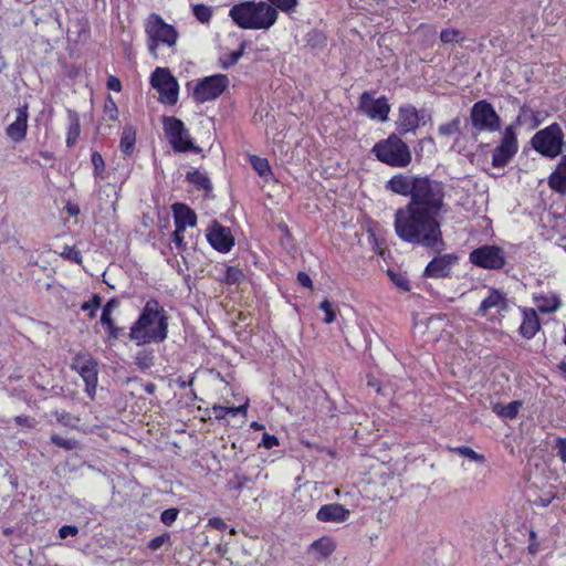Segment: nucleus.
Masks as SVG:
<instances>
[{
    "label": "nucleus",
    "mask_w": 566,
    "mask_h": 566,
    "mask_svg": "<svg viewBox=\"0 0 566 566\" xmlns=\"http://www.w3.org/2000/svg\"><path fill=\"white\" fill-rule=\"evenodd\" d=\"M396 195L410 197L409 202L395 212V232L403 242L433 251L444 248L441 230L447 205L446 187L428 176L397 174L385 186Z\"/></svg>",
    "instance_id": "1"
},
{
    "label": "nucleus",
    "mask_w": 566,
    "mask_h": 566,
    "mask_svg": "<svg viewBox=\"0 0 566 566\" xmlns=\"http://www.w3.org/2000/svg\"><path fill=\"white\" fill-rule=\"evenodd\" d=\"M168 336V315L156 298H150L143 307L139 317L130 326L128 337L137 346L161 343Z\"/></svg>",
    "instance_id": "2"
},
{
    "label": "nucleus",
    "mask_w": 566,
    "mask_h": 566,
    "mask_svg": "<svg viewBox=\"0 0 566 566\" xmlns=\"http://www.w3.org/2000/svg\"><path fill=\"white\" fill-rule=\"evenodd\" d=\"M229 15L241 29L268 30L276 22L279 13L268 2L244 1L232 6Z\"/></svg>",
    "instance_id": "3"
},
{
    "label": "nucleus",
    "mask_w": 566,
    "mask_h": 566,
    "mask_svg": "<svg viewBox=\"0 0 566 566\" xmlns=\"http://www.w3.org/2000/svg\"><path fill=\"white\" fill-rule=\"evenodd\" d=\"M371 151L379 161L395 168H405L412 160L409 146L395 133L376 143Z\"/></svg>",
    "instance_id": "4"
},
{
    "label": "nucleus",
    "mask_w": 566,
    "mask_h": 566,
    "mask_svg": "<svg viewBox=\"0 0 566 566\" xmlns=\"http://www.w3.org/2000/svg\"><path fill=\"white\" fill-rule=\"evenodd\" d=\"M145 32L148 51L154 57L158 55L157 48L159 44L174 48L179 36L177 30L171 24L166 23L157 13H151L146 19Z\"/></svg>",
    "instance_id": "5"
},
{
    "label": "nucleus",
    "mask_w": 566,
    "mask_h": 566,
    "mask_svg": "<svg viewBox=\"0 0 566 566\" xmlns=\"http://www.w3.org/2000/svg\"><path fill=\"white\" fill-rule=\"evenodd\" d=\"M532 147L543 156L555 158L563 150V130L557 123L537 132L531 139Z\"/></svg>",
    "instance_id": "6"
},
{
    "label": "nucleus",
    "mask_w": 566,
    "mask_h": 566,
    "mask_svg": "<svg viewBox=\"0 0 566 566\" xmlns=\"http://www.w3.org/2000/svg\"><path fill=\"white\" fill-rule=\"evenodd\" d=\"M163 123L166 137L175 151H193L196 154L201 151V148L193 144L188 129L180 119L172 116L164 117Z\"/></svg>",
    "instance_id": "7"
},
{
    "label": "nucleus",
    "mask_w": 566,
    "mask_h": 566,
    "mask_svg": "<svg viewBox=\"0 0 566 566\" xmlns=\"http://www.w3.org/2000/svg\"><path fill=\"white\" fill-rule=\"evenodd\" d=\"M470 119L473 128L478 132L494 133L501 128V118L493 105L485 99L473 104L470 111Z\"/></svg>",
    "instance_id": "8"
},
{
    "label": "nucleus",
    "mask_w": 566,
    "mask_h": 566,
    "mask_svg": "<svg viewBox=\"0 0 566 566\" xmlns=\"http://www.w3.org/2000/svg\"><path fill=\"white\" fill-rule=\"evenodd\" d=\"M469 260L475 266L485 270H500L506 262V255L502 248L484 244L471 251Z\"/></svg>",
    "instance_id": "9"
},
{
    "label": "nucleus",
    "mask_w": 566,
    "mask_h": 566,
    "mask_svg": "<svg viewBox=\"0 0 566 566\" xmlns=\"http://www.w3.org/2000/svg\"><path fill=\"white\" fill-rule=\"evenodd\" d=\"M518 150L515 125H509L502 135L500 144L492 154V166L495 168L505 167Z\"/></svg>",
    "instance_id": "10"
},
{
    "label": "nucleus",
    "mask_w": 566,
    "mask_h": 566,
    "mask_svg": "<svg viewBox=\"0 0 566 566\" xmlns=\"http://www.w3.org/2000/svg\"><path fill=\"white\" fill-rule=\"evenodd\" d=\"M229 86V78L224 74L207 76L197 83L193 98L198 103H206L218 98Z\"/></svg>",
    "instance_id": "11"
},
{
    "label": "nucleus",
    "mask_w": 566,
    "mask_h": 566,
    "mask_svg": "<svg viewBox=\"0 0 566 566\" xmlns=\"http://www.w3.org/2000/svg\"><path fill=\"white\" fill-rule=\"evenodd\" d=\"M154 88L160 94V101L167 104H175L178 99V82L168 69L157 67L150 77Z\"/></svg>",
    "instance_id": "12"
},
{
    "label": "nucleus",
    "mask_w": 566,
    "mask_h": 566,
    "mask_svg": "<svg viewBox=\"0 0 566 566\" xmlns=\"http://www.w3.org/2000/svg\"><path fill=\"white\" fill-rule=\"evenodd\" d=\"M72 368L76 370L86 385V392L93 397L97 386V363L86 354H78L72 363Z\"/></svg>",
    "instance_id": "13"
},
{
    "label": "nucleus",
    "mask_w": 566,
    "mask_h": 566,
    "mask_svg": "<svg viewBox=\"0 0 566 566\" xmlns=\"http://www.w3.org/2000/svg\"><path fill=\"white\" fill-rule=\"evenodd\" d=\"M359 108L371 119L385 122L388 119L390 106L386 97L374 98L369 92H364L360 96Z\"/></svg>",
    "instance_id": "14"
},
{
    "label": "nucleus",
    "mask_w": 566,
    "mask_h": 566,
    "mask_svg": "<svg viewBox=\"0 0 566 566\" xmlns=\"http://www.w3.org/2000/svg\"><path fill=\"white\" fill-rule=\"evenodd\" d=\"M207 240L213 249L222 253L229 252L234 245L231 230L217 221L208 229Z\"/></svg>",
    "instance_id": "15"
},
{
    "label": "nucleus",
    "mask_w": 566,
    "mask_h": 566,
    "mask_svg": "<svg viewBox=\"0 0 566 566\" xmlns=\"http://www.w3.org/2000/svg\"><path fill=\"white\" fill-rule=\"evenodd\" d=\"M424 112H418L412 105L401 106L397 120V130L400 135H406L409 132H416L420 126V122H424Z\"/></svg>",
    "instance_id": "16"
},
{
    "label": "nucleus",
    "mask_w": 566,
    "mask_h": 566,
    "mask_svg": "<svg viewBox=\"0 0 566 566\" xmlns=\"http://www.w3.org/2000/svg\"><path fill=\"white\" fill-rule=\"evenodd\" d=\"M457 261L458 256L452 253L436 256L428 263L424 275L433 279L447 277Z\"/></svg>",
    "instance_id": "17"
},
{
    "label": "nucleus",
    "mask_w": 566,
    "mask_h": 566,
    "mask_svg": "<svg viewBox=\"0 0 566 566\" xmlns=\"http://www.w3.org/2000/svg\"><path fill=\"white\" fill-rule=\"evenodd\" d=\"M28 105L24 104L18 107L15 111V119L11 123L7 129V136L14 143L22 142L27 136L28 129Z\"/></svg>",
    "instance_id": "18"
},
{
    "label": "nucleus",
    "mask_w": 566,
    "mask_h": 566,
    "mask_svg": "<svg viewBox=\"0 0 566 566\" xmlns=\"http://www.w3.org/2000/svg\"><path fill=\"white\" fill-rule=\"evenodd\" d=\"M350 511L338 503H331L321 506L316 518L324 523H343L348 520Z\"/></svg>",
    "instance_id": "19"
},
{
    "label": "nucleus",
    "mask_w": 566,
    "mask_h": 566,
    "mask_svg": "<svg viewBox=\"0 0 566 566\" xmlns=\"http://www.w3.org/2000/svg\"><path fill=\"white\" fill-rule=\"evenodd\" d=\"M547 184L553 191L566 196V155L560 158L556 169L549 175Z\"/></svg>",
    "instance_id": "20"
},
{
    "label": "nucleus",
    "mask_w": 566,
    "mask_h": 566,
    "mask_svg": "<svg viewBox=\"0 0 566 566\" xmlns=\"http://www.w3.org/2000/svg\"><path fill=\"white\" fill-rule=\"evenodd\" d=\"M172 209L175 228L186 230L187 227L196 226L197 217L193 210H191L184 203H175L172 206Z\"/></svg>",
    "instance_id": "21"
},
{
    "label": "nucleus",
    "mask_w": 566,
    "mask_h": 566,
    "mask_svg": "<svg viewBox=\"0 0 566 566\" xmlns=\"http://www.w3.org/2000/svg\"><path fill=\"white\" fill-rule=\"evenodd\" d=\"M542 122L543 117L541 112L534 111L527 105H523L520 107L518 115L511 125H515V129L523 125H528L531 129H535L542 124Z\"/></svg>",
    "instance_id": "22"
},
{
    "label": "nucleus",
    "mask_w": 566,
    "mask_h": 566,
    "mask_svg": "<svg viewBox=\"0 0 566 566\" xmlns=\"http://www.w3.org/2000/svg\"><path fill=\"white\" fill-rule=\"evenodd\" d=\"M541 328V323L536 312L533 308L523 311V322L520 326V334L526 338H533Z\"/></svg>",
    "instance_id": "23"
},
{
    "label": "nucleus",
    "mask_w": 566,
    "mask_h": 566,
    "mask_svg": "<svg viewBox=\"0 0 566 566\" xmlns=\"http://www.w3.org/2000/svg\"><path fill=\"white\" fill-rule=\"evenodd\" d=\"M494 307L500 311L506 310L507 303L505 296L500 291L493 289L489 296L482 301L479 312L485 315L489 310Z\"/></svg>",
    "instance_id": "24"
},
{
    "label": "nucleus",
    "mask_w": 566,
    "mask_h": 566,
    "mask_svg": "<svg viewBox=\"0 0 566 566\" xmlns=\"http://www.w3.org/2000/svg\"><path fill=\"white\" fill-rule=\"evenodd\" d=\"M136 143V129L133 126H126L123 129L119 148L123 154L130 155L134 151Z\"/></svg>",
    "instance_id": "25"
},
{
    "label": "nucleus",
    "mask_w": 566,
    "mask_h": 566,
    "mask_svg": "<svg viewBox=\"0 0 566 566\" xmlns=\"http://www.w3.org/2000/svg\"><path fill=\"white\" fill-rule=\"evenodd\" d=\"M311 549L318 554V558H327L335 551V544L331 538L322 537L312 543Z\"/></svg>",
    "instance_id": "26"
},
{
    "label": "nucleus",
    "mask_w": 566,
    "mask_h": 566,
    "mask_svg": "<svg viewBox=\"0 0 566 566\" xmlns=\"http://www.w3.org/2000/svg\"><path fill=\"white\" fill-rule=\"evenodd\" d=\"M186 179L196 186L198 189L205 190L206 192H210L212 190V185L207 175L202 174L199 170L189 171L186 175Z\"/></svg>",
    "instance_id": "27"
},
{
    "label": "nucleus",
    "mask_w": 566,
    "mask_h": 566,
    "mask_svg": "<svg viewBox=\"0 0 566 566\" xmlns=\"http://www.w3.org/2000/svg\"><path fill=\"white\" fill-rule=\"evenodd\" d=\"M81 133V124L76 113H70V125L66 135V145L72 147L75 145Z\"/></svg>",
    "instance_id": "28"
},
{
    "label": "nucleus",
    "mask_w": 566,
    "mask_h": 566,
    "mask_svg": "<svg viewBox=\"0 0 566 566\" xmlns=\"http://www.w3.org/2000/svg\"><path fill=\"white\" fill-rule=\"evenodd\" d=\"M461 129V118L459 116L454 117L450 122L442 124L438 128V133L442 137H450L454 135H460Z\"/></svg>",
    "instance_id": "29"
},
{
    "label": "nucleus",
    "mask_w": 566,
    "mask_h": 566,
    "mask_svg": "<svg viewBox=\"0 0 566 566\" xmlns=\"http://www.w3.org/2000/svg\"><path fill=\"white\" fill-rule=\"evenodd\" d=\"M522 406L521 401L514 400L505 406L496 405L495 412L503 418L514 419L516 418L518 410Z\"/></svg>",
    "instance_id": "30"
},
{
    "label": "nucleus",
    "mask_w": 566,
    "mask_h": 566,
    "mask_svg": "<svg viewBox=\"0 0 566 566\" xmlns=\"http://www.w3.org/2000/svg\"><path fill=\"white\" fill-rule=\"evenodd\" d=\"M244 50H245V42H242V43L240 44L239 50L233 51V52L229 53L228 55L220 57V64H221V67H222L223 70H228L229 67H231V66H233L234 64H237V62H238V61L242 57V55L244 54Z\"/></svg>",
    "instance_id": "31"
},
{
    "label": "nucleus",
    "mask_w": 566,
    "mask_h": 566,
    "mask_svg": "<svg viewBox=\"0 0 566 566\" xmlns=\"http://www.w3.org/2000/svg\"><path fill=\"white\" fill-rule=\"evenodd\" d=\"M154 352L149 349H143L137 352L135 356V364L143 370L149 369L154 365Z\"/></svg>",
    "instance_id": "32"
},
{
    "label": "nucleus",
    "mask_w": 566,
    "mask_h": 566,
    "mask_svg": "<svg viewBox=\"0 0 566 566\" xmlns=\"http://www.w3.org/2000/svg\"><path fill=\"white\" fill-rule=\"evenodd\" d=\"M250 164L260 177L265 178L266 176L271 175V167L268 159L259 156H251Z\"/></svg>",
    "instance_id": "33"
},
{
    "label": "nucleus",
    "mask_w": 566,
    "mask_h": 566,
    "mask_svg": "<svg viewBox=\"0 0 566 566\" xmlns=\"http://www.w3.org/2000/svg\"><path fill=\"white\" fill-rule=\"evenodd\" d=\"M192 13L201 23H209L212 18L213 10L211 7L198 3L192 6Z\"/></svg>",
    "instance_id": "34"
},
{
    "label": "nucleus",
    "mask_w": 566,
    "mask_h": 566,
    "mask_svg": "<svg viewBox=\"0 0 566 566\" xmlns=\"http://www.w3.org/2000/svg\"><path fill=\"white\" fill-rule=\"evenodd\" d=\"M50 441L52 444L66 451L75 450L80 447V442L76 439L63 438L59 434H52Z\"/></svg>",
    "instance_id": "35"
},
{
    "label": "nucleus",
    "mask_w": 566,
    "mask_h": 566,
    "mask_svg": "<svg viewBox=\"0 0 566 566\" xmlns=\"http://www.w3.org/2000/svg\"><path fill=\"white\" fill-rule=\"evenodd\" d=\"M54 415L57 422L61 423L62 426L71 429H75L78 427L80 419L77 417L72 416L66 411H55Z\"/></svg>",
    "instance_id": "36"
},
{
    "label": "nucleus",
    "mask_w": 566,
    "mask_h": 566,
    "mask_svg": "<svg viewBox=\"0 0 566 566\" xmlns=\"http://www.w3.org/2000/svg\"><path fill=\"white\" fill-rule=\"evenodd\" d=\"M118 306V301L116 298H111L107 301V303L104 305L102 315H101V323L105 325H112L114 322L112 318V312Z\"/></svg>",
    "instance_id": "37"
},
{
    "label": "nucleus",
    "mask_w": 566,
    "mask_h": 566,
    "mask_svg": "<svg viewBox=\"0 0 566 566\" xmlns=\"http://www.w3.org/2000/svg\"><path fill=\"white\" fill-rule=\"evenodd\" d=\"M250 481V476L235 473L234 476L228 481L227 485L229 490L241 492Z\"/></svg>",
    "instance_id": "38"
},
{
    "label": "nucleus",
    "mask_w": 566,
    "mask_h": 566,
    "mask_svg": "<svg viewBox=\"0 0 566 566\" xmlns=\"http://www.w3.org/2000/svg\"><path fill=\"white\" fill-rule=\"evenodd\" d=\"M243 272L237 266H228L224 273L223 282L227 284H238L243 280Z\"/></svg>",
    "instance_id": "39"
},
{
    "label": "nucleus",
    "mask_w": 566,
    "mask_h": 566,
    "mask_svg": "<svg viewBox=\"0 0 566 566\" xmlns=\"http://www.w3.org/2000/svg\"><path fill=\"white\" fill-rule=\"evenodd\" d=\"M268 3L276 10L280 9L285 13H292L296 9L297 0H268Z\"/></svg>",
    "instance_id": "40"
},
{
    "label": "nucleus",
    "mask_w": 566,
    "mask_h": 566,
    "mask_svg": "<svg viewBox=\"0 0 566 566\" xmlns=\"http://www.w3.org/2000/svg\"><path fill=\"white\" fill-rule=\"evenodd\" d=\"M102 297L98 294H94L88 302L82 304L81 310L87 311L90 317L96 315L97 308L101 306Z\"/></svg>",
    "instance_id": "41"
},
{
    "label": "nucleus",
    "mask_w": 566,
    "mask_h": 566,
    "mask_svg": "<svg viewBox=\"0 0 566 566\" xmlns=\"http://www.w3.org/2000/svg\"><path fill=\"white\" fill-rule=\"evenodd\" d=\"M104 116L108 120H116L118 118V108L114 99L108 96L104 104Z\"/></svg>",
    "instance_id": "42"
},
{
    "label": "nucleus",
    "mask_w": 566,
    "mask_h": 566,
    "mask_svg": "<svg viewBox=\"0 0 566 566\" xmlns=\"http://www.w3.org/2000/svg\"><path fill=\"white\" fill-rule=\"evenodd\" d=\"M455 452H458L460 455L465 457L474 462H483L484 457L476 453L473 449L469 447H459L454 449Z\"/></svg>",
    "instance_id": "43"
},
{
    "label": "nucleus",
    "mask_w": 566,
    "mask_h": 566,
    "mask_svg": "<svg viewBox=\"0 0 566 566\" xmlns=\"http://www.w3.org/2000/svg\"><path fill=\"white\" fill-rule=\"evenodd\" d=\"M319 308L325 313L324 322L326 324H331V323H333L335 321L336 313H335V310L333 307V304L328 300H324L319 304Z\"/></svg>",
    "instance_id": "44"
},
{
    "label": "nucleus",
    "mask_w": 566,
    "mask_h": 566,
    "mask_svg": "<svg viewBox=\"0 0 566 566\" xmlns=\"http://www.w3.org/2000/svg\"><path fill=\"white\" fill-rule=\"evenodd\" d=\"M64 259L70 260L72 262H75L77 264L82 263V254L81 251L77 250L75 247H69L66 245L64 248V251L61 254Z\"/></svg>",
    "instance_id": "45"
},
{
    "label": "nucleus",
    "mask_w": 566,
    "mask_h": 566,
    "mask_svg": "<svg viewBox=\"0 0 566 566\" xmlns=\"http://www.w3.org/2000/svg\"><path fill=\"white\" fill-rule=\"evenodd\" d=\"M556 497V493L553 491H548L543 495L536 496L532 502L537 507H546L548 506L553 500Z\"/></svg>",
    "instance_id": "46"
},
{
    "label": "nucleus",
    "mask_w": 566,
    "mask_h": 566,
    "mask_svg": "<svg viewBox=\"0 0 566 566\" xmlns=\"http://www.w3.org/2000/svg\"><path fill=\"white\" fill-rule=\"evenodd\" d=\"M178 514H179V510L178 509H175V507L167 509V510L163 511V513L160 515V521L165 525L170 526L177 520Z\"/></svg>",
    "instance_id": "47"
},
{
    "label": "nucleus",
    "mask_w": 566,
    "mask_h": 566,
    "mask_svg": "<svg viewBox=\"0 0 566 566\" xmlns=\"http://www.w3.org/2000/svg\"><path fill=\"white\" fill-rule=\"evenodd\" d=\"M460 32L455 29H444L440 33V40L443 43H453L459 40Z\"/></svg>",
    "instance_id": "48"
},
{
    "label": "nucleus",
    "mask_w": 566,
    "mask_h": 566,
    "mask_svg": "<svg viewBox=\"0 0 566 566\" xmlns=\"http://www.w3.org/2000/svg\"><path fill=\"white\" fill-rule=\"evenodd\" d=\"M185 230L175 228L172 232V242L178 251H184L187 243L185 242Z\"/></svg>",
    "instance_id": "49"
},
{
    "label": "nucleus",
    "mask_w": 566,
    "mask_h": 566,
    "mask_svg": "<svg viewBox=\"0 0 566 566\" xmlns=\"http://www.w3.org/2000/svg\"><path fill=\"white\" fill-rule=\"evenodd\" d=\"M545 304H539L538 310L543 313L555 312L560 306V301L557 297H552L551 301L544 298Z\"/></svg>",
    "instance_id": "50"
},
{
    "label": "nucleus",
    "mask_w": 566,
    "mask_h": 566,
    "mask_svg": "<svg viewBox=\"0 0 566 566\" xmlns=\"http://www.w3.org/2000/svg\"><path fill=\"white\" fill-rule=\"evenodd\" d=\"M545 304H539L538 310L543 313L555 312L560 306V301L557 297H552L551 301L544 298Z\"/></svg>",
    "instance_id": "51"
},
{
    "label": "nucleus",
    "mask_w": 566,
    "mask_h": 566,
    "mask_svg": "<svg viewBox=\"0 0 566 566\" xmlns=\"http://www.w3.org/2000/svg\"><path fill=\"white\" fill-rule=\"evenodd\" d=\"M554 449L557 452V457L563 463H566V438L557 437L555 439Z\"/></svg>",
    "instance_id": "52"
},
{
    "label": "nucleus",
    "mask_w": 566,
    "mask_h": 566,
    "mask_svg": "<svg viewBox=\"0 0 566 566\" xmlns=\"http://www.w3.org/2000/svg\"><path fill=\"white\" fill-rule=\"evenodd\" d=\"M92 164L94 167L95 176L99 177L104 170L105 164L102 155L98 151L92 154Z\"/></svg>",
    "instance_id": "53"
},
{
    "label": "nucleus",
    "mask_w": 566,
    "mask_h": 566,
    "mask_svg": "<svg viewBox=\"0 0 566 566\" xmlns=\"http://www.w3.org/2000/svg\"><path fill=\"white\" fill-rule=\"evenodd\" d=\"M14 422L20 426V427H24V428H28V429H32L35 427L36 424V421L34 418H31L29 416H17L14 417Z\"/></svg>",
    "instance_id": "54"
},
{
    "label": "nucleus",
    "mask_w": 566,
    "mask_h": 566,
    "mask_svg": "<svg viewBox=\"0 0 566 566\" xmlns=\"http://www.w3.org/2000/svg\"><path fill=\"white\" fill-rule=\"evenodd\" d=\"M168 541H169V535L168 534H163L160 536L154 537L148 543V548L151 549V551H157Z\"/></svg>",
    "instance_id": "55"
},
{
    "label": "nucleus",
    "mask_w": 566,
    "mask_h": 566,
    "mask_svg": "<svg viewBox=\"0 0 566 566\" xmlns=\"http://www.w3.org/2000/svg\"><path fill=\"white\" fill-rule=\"evenodd\" d=\"M77 534H78V528H77V526H74V525H63L59 530V536L62 539L66 538L67 536H76Z\"/></svg>",
    "instance_id": "56"
},
{
    "label": "nucleus",
    "mask_w": 566,
    "mask_h": 566,
    "mask_svg": "<svg viewBox=\"0 0 566 566\" xmlns=\"http://www.w3.org/2000/svg\"><path fill=\"white\" fill-rule=\"evenodd\" d=\"M390 276H391V280L392 282L399 286L400 289L405 290V291H408L410 289V284H409V281L407 277L400 275V274H394L391 272H389Z\"/></svg>",
    "instance_id": "57"
},
{
    "label": "nucleus",
    "mask_w": 566,
    "mask_h": 566,
    "mask_svg": "<svg viewBox=\"0 0 566 566\" xmlns=\"http://www.w3.org/2000/svg\"><path fill=\"white\" fill-rule=\"evenodd\" d=\"M262 446L265 449H272L279 446V439L273 434L264 433L262 437Z\"/></svg>",
    "instance_id": "58"
},
{
    "label": "nucleus",
    "mask_w": 566,
    "mask_h": 566,
    "mask_svg": "<svg viewBox=\"0 0 566 566\" xmlns=\"http://www.w3.org/2000/svg\"><path fill=\"white\" fill-rule=\"evenodd\" d=\"M539 543L537 542V535L535 531H530V545H528V552L532 555H535L538 552Z\"/></svg>",
    "instance_id": "59"
},
{
    "label": "nucleus",
    "mask_w": 566,
    "mask_h": 566,
    "mask_svg": "<svg viewBox=\"0 0 566 566\" xmlns=\"http://www.w3.org/2000/svg\"><path fill=\"white\" fill-rule=\"evenodd\" d=\"M107 87L108 90L120 92L122 90V83L118 77L114 75H109L107 78Z\"/></svg>",
    "instance_id": "60"
},
{
    "label": "nucleus",
    "mask_w": 566,
    "mask_h": 566,
    "mask_svg": "<svg viewBox=\"0 0 566 566\" xmlns=\"http://www.w3.org/2000/svg\"><path fill=\"white\" fill-rule=\"evenodd\" d=\"M297 281L298 283L304 286V287H307V289H311L312 285H313V282H312V279L310 277V275L305 272H298L297 274Z\"/></svg>",
    "instance_id": "61"
},
{
    "label": "nucleus",
    "mask_w": 566,
    "mask_h": 566,
    "mask_svg": "<svg viewBox=\"0 0 566 566\" xmlns=\"http://www.w3.org/2000/svg\"><path fill=\"white\" fill-rule=\"evenodd\" d=\"M208 524L219 531H223L227 528V523L221 517H212L209 520Z\"/></svg>",
    "instance_id": "62"
},
{
    "label": "nucleus",
    "mask_w": 566,
    "mask_h": 566,
    "mask_svg": "<svg viewBox=\"0 0 566 566\" xmlns=\"http://www.w3.org/2000/svg\"><path fill=\"white\" fill-rule=\"evenodd\" d=\"M107 327L108 337L113 339H117L120 335L122 328L116 327L114 322L112 325H105Z\"/></svg>",
    "instance_id": "63"
},
{
    "label": "nucleus",
    "mask_w": 566,
    "mask_h": 566,
    "mask_svg": "<svg viewBox=\"0 0 566 566\" xmlns=\"http://www.w3.org/2000/svg\"><path fill=\"white\" fill-rule=\"evenodd\" d=\"M247 408H248V402H245L244 405L242 406H239V407H227V412L228 413H232L233 416L238 415V413H245L247 412Z\"/></svg>",
    "instance_id": "64"
}]
</instances>
